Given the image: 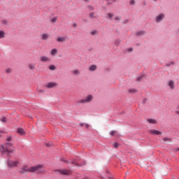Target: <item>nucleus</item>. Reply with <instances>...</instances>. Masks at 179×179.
<instances>
[{"mask_svg":"<svg viewBox=\"0 0 179 179\" xmlns=\"http://www.w3.org/2000/svg\"><path fill=\"white\" fill-rule=\"evenodd\" d=\"M15 150V148L12 143H5L0 146V152L2 155H6L7 157H10V154L13 153Z\"/></svg>","mask_w":179,"mask_h":179,"instance_id":"obj_1","label":"nucleus"},{"mask_svg":"<svg viewBox=\"0 0 179 179\" xmlns=\"http://www.w3.org/2000/svg\"><path fill=\"white\" fill-rule=\"evenodd\" d=\"M44 166L39 164L36 166H31L27 169V165H24L22 168V170L20 171L21 174H23L24 172L25 173H36V171H40L41 169H43Z\"/></svg>","mask_w":179,"mask_h":179,"instance_id":"obj_2","label":"nucleus"},{"mask_svg":"<svg viewBox=\"0 0 179 179\" xmlns=\"http://www.w3.org/2000/svg\"><path fill=\"white\" fill-rule=\"evenodd\" d=\"M69 163L70 164H73L77 167H83V166H86V161H83L81 163H78V159H73Z\"/></svg>","mask_w":179,"mask_h":179,"instance_id":"obj_3","label":"nucleus"},{"mask_svg":"<svg viewBox=\"0 0 179 179\" xmlns=\"http://www.w3.org/2000/svg\"><path fill=\"white\" fill-rule=\"evenodd\" d=\"M57 171H59L62 176H72V174H73V171L69 169H58Z\"/></svg>","mask_w":179,"mask_h":179,"instance_id":"obj_4","label":"nucleus"},{"mask_svg":"<svg viewBox=\"0 0 179 179\" xmlns=\"http://www.w3.org/2000/svg\"><path fill=\"white\" fill-rule=\"evenodd\" d=\"M7 164H8L9 168L17 167V165L19 164V162L12 161L10 159H8Z\"/></svg>","mask_w":179,"mask_h":179,"instance_id":"obj_5","label":"nucleus"},{"mask_svg":"<svg viewBox=\"0 0 179 179\" xmlns=\"http://www.w3.org/2000/svg\"><path fill=\"white\" fill-rule=\"evenodd\" d=\"M93 100L92 95H88L85 99H81L79 101V103H90Z\"/></svg>","mask_w":179,"mask_h":179,"instance_id":"obj_6","label":"nucleus"},{"mask_svg":"<svg viewBox=\"0 0 179 179\" xmlns=\"http://www.w3.org/2000/svg\"><path fill=\"white\" fill-rule=\"evenodd\" d=\"M150 135H162L163 133L159 130L150 129L149 131Z\"/></svg>","mask_w":179,"mask_h":179,"instance_id":"obj_7","label":"nucleus"},{"mask_svg":"<svg viewBox=\"0 0 179 179\" xmlns=\"http://www.w3.org/2000/svg\"><path fill=\"white\" fill-rule=\"evenodd\" d=\"M17 134H18V135H20V136H24V135H26L24 129H23V128L22 127H20L17 129Z\"/></svg>","mask_w":179,"mask_h":179,"instance_id":"obj_8","label":"nucleus"},{"mask_svg":"<svg viewBox=\"0 0 179 179\" xmlns=\"http://www.w3.org/2000/svg\"><path fill=\"white\" fill-rule=\"evenodd\" d=\"M163 19H164V14L161 13L159 14L157 17H156V22H157V23L162 22V20H163Z\"/></svg>","mask_w":179,"mask_h":179,"instance_id":"obj_9","label":"nucleus"},{"mask_svg":"<svg viewBox=\"0 0 179 179\" xmlns=\"http://www.w3.org/2000/svg\"><path fill=\"white\" fill-rule=\"evenodd\" d=\"M57 85V83H49L47 85L46 87H48V89H51L52 87H55V86Z\"/></svg>","mask_w":179,"mask_h":179,"instance_id":"obj_10","label":"nucleus"},{"mask_svg":"<svg viewBox=\"0 0 179 179\" xmlns=\"http://www.w3.org/2000/svg\"><path fill=\"white\" fill-rule=\"evenodd\" d=\"M107 2V6L113 5V3L117 2V0H105Z\"/></svg>","mask_w":179,"mask_h":179,"instance_id":"obj_11","label":"nucleus"},{"mask_svg":"<svg viewBox=\"0 0 179 179\" xmlns=\"http://www.w3.org/2000/svg\"><path fill=\"white\" fill-rule=\"evenodd\" d=\"M94 15H95V13H94V12H91V13H90V19H97V17H99L98 15L94 16Z\"/></svg>","mask_w":179,"mask_h":179,"instance_id":"obj_12","label":"nucleus"},{"mask_svg":"<svg viewBox=\"0 0 179 179\" xmlns=\"http://www.w3.org/2000/svg\"><path fill=\"white\" fill-rule=\"evenodd\" d=\"M146 34V31H137L136 33V36H143V34Z\"/></svg>","mask_w":179,"mask_h":179,"instance_id":"obj_13","label":"nucleus"},{"mask_svg":"<svg viewBox=\"0 0 179 179\" xmlns=\"http://www.w3.org/2000/svg\"><path fill=\"white\" fill-rule=\"evenodd\" d=\"M147 121L150 124H157V120L155 119H148Z\"/></svg>","mask_w":179,"mask_h":179,"instance_id":"obj_14","label":"nucleus"},{"mask_svg":"<svg viewBox=\"0 0 179 179\" xmlns=\"http://www.w3.org/2000/svg\"><path fill=\"white\" fill-rule=\"evenodd\" d=\"M169 86L171 87V89H174V81H173V80L169 81Z\"/></svg>","mask_w":179,"mask_h":179,"instance_id":"obj_15","label":"nucleus"},{"mask_svg":"<svg viewBox=\"0 0 179 179\" xmlns=\"http://www.w3.org/2000/svg\"><path fill=\"white\" fill-rule=\"evenodd\" d=\"M48 57H45V56H43L41 57V60L43 62H47V61H48Z\"/></svg>","mask_w":179,"mask_h":179,"instance_id":"obj_16","label":"nucleus"},{"mask_svg":"<svg viewBox=\"0 0 179 179\" xmlns=\"http://www.w3.org/2000/svg\"><path fill=\"white\" fill-rule=\"evenodd\" d=\"M97 69V66L93 64L90 67V71H96Z\"/></svg>","mask_w":179,"mask_h":179,"instance_id":"obj_17","label":"nucleus"},{"mask_svg":"<svg viewBox=\"0 0 179 179\" xmlns=\"http://www.w3.org/2000/svg\"><path fill=\"white\" fill-rule=\"evenodd\" d=\"M114 44H115V45L118 47V45H120V44H121V41H120V39H117L116 41H115Z\"/></svg>","mask_w":179,"mask_h":179,"instance_id":"obj_18","label":"nucleus"},{"mask_svg":"<svg viewBox=\"0 0 179 179\" xmlns=\"http://www.w3.org/2000/svg\"><path fill=\"white\" fill-rule=\"evenodd\" d=\"M60 160L61 162H64V163H66V164H69V161H68L67 159H65V157H62Z\"/></svg>","mask_w":179,"mask_h":179,"instance_id":"obj_19","label":"nucleus"},{"mask_svg":"<svg viewBox=\"0 0 179 179\" xmlns=\"http://www.w3.org/2000/svg\"><path fill=\"white\" fill-rule=\"evenodd\" d=\"M58 52V50L56 48H54L51 50L52 55H55Z\"/></svg>","mask_w":179,"mask_h":179,"instance_id":"obj_20","label":"nucleus"},{"mask_svg":"<svg viewBox=\"0 0 179 179\" xmlns=\"http://www.w3.org/2000/svg\"><path fill=\"white\" fill-rule=\"evenodd\" d=\"M143 78H145V75H142V76L138 77L137 79H136V81L137 82H141V80H142V79H143Z\"/></svg>","mask_w":179,"mask_h":179,"instance_id":"obj_21","label":"nucleus"},{"mask_svg":"<svg viewBox=\"0 0 179 179\" xmlns=\"http://www.w3.org/2000/svg\"><path fill=\"white\" fill-rule=\"evenodd\" d=\"M5 38V32L3 31H0V38Z\"/></svg>","mask_w":179,"mask_h":179,"instance_id":"obj_22","label":"nucleus"},{"mask_svg":"<svg viewBox=\"0 0 179 179\" xmlns=\"http://www.w3.org/2000/svg\"><path fill=\"white\" fill-rule=\"evenodd\" d=\"M47 38H48V35H47V34H43L42 35V40H47Z\"/></svg>","mask_w":179,"mask_h":179,"instance_id":"obj_23","label":"nucleus"},{"mask_svg":"<svg viewBox=\"0 0 179 179\" xmlns=\"http://www.w3.org/2000/svg\"><path fill=\"white\" fill-rule=\"evenodd\" d=\"M137 92H138V90H136V89H130V90H129V93H136Z\"/></svg>","mask_w":179,"mask_h":179,"instance_id":"obj_24","label":"nucleus"},{"mask_svg":"<svg viewBox=\"0 0 179 179\" xmlns=\"http://www.w3.org/2000/svg\"><path fill=\"white\" fill-rule=\"evenodd\" d=\"M49 69H50V71H55L56 67H55V66H54V65H50V66H49Z\"/></svg>","mask_w":179,"mask_h":179,"instance_id":"obj_25","label":"nucleus"},{"mask_svg":"<svg viewBox=\"0 0 179 179\" xmlns=\"http://www.w3.org/2000/svg\"><path fill=\"white\" fill-rule=\"evenodd\" d=\"M57 41L59 42H61V41H65V38L64 37H59V38H57Z\"/></svg>","mask_w":179,"mask_h":179,"instance_id":"obj_26","label":"nucleus"},{"mask_svg":"<svg viewBox=\"0 0 179 179\" xmlns=\"http://www.w3.org/2000/svg\"><path fill=\"white\" fill-rule=\"evenodd\" d=\"M116 134H117V131H111L110 132V135H111L112 136H115Z\"/></svg>","mask_w":179,"mask_h":179,"instance_id":"obj_27","label":"nucleus"},{"mask_svg":"<svg viewBox=\"0 0 179 179\" xmlns=\"http://www.w3.org/2000/svg\"><path fill=\"white\" fill-rule=\"evenodd\" d=\"M113 16H114V14H112L111 13H108V17L109 19H113Z\"/></svg>","mask_w":179,"mask_h":179,"instance_id":"obj_28","label":"nucleus"},{"mask_svg":"<svg viewBox=\"0 0 179 179\" xmlns=\"http://www.w3.org/2000/svg\"><path fill=\"white\" fill-rule=\"evenodd\" d=\"M12 141V136H8L6 138V142H10Z\"/></svg>","mask_w":179,"mask_h":179,"instance_id":"obj_29","label":"nucleus"},{"mask_svg":"<svg viewBox=\"0 0 179 179\" xmlns=\"http://www.w3.org/2000/svg\"><path fill=\"white\" fill-rule=\"evenodd\" d=\"M163 141H164V142H167V141H171L172 139H171V138H167V137H164V138H163Z\"/></svg>","mask_w":179,"mask_h":179,"instance_id":"obj_30","label":"nucleus"},{"mask_svg":"<svg viewBox=\"0 0 179 179\" xmlns=\"http://www.w3.org/2000/svg\"><path fill=\"white\" fill-rule=\"evenodd\" d=\"M119 146H120V143L117 142L114 143V148H115L116 149H118Z\"/></svg>","mask_w":179,"mask_h":179,"instance_id":"obj_31","label":"nucleus"},{"mask_svg":"<svg viewBox=\"0 0 179 179\" xmlns=\"http://www.w3.org/2000/svg\"><path fill=\"white\" fill-rule=\"evenodd\" d=\"M6 120H7L6 117H3L1 119V122H6Z\"/></svg>","mask_w":179,"mask_h":179,"instance_id":"obj_32","label":"nucleus"},{"mask_svg":"<svg viewBox=\"0 0 179 179\" xmlns=\"http://www.w3.org/2000/svg\"><path fill=\"white\" fill-rule=\"evenodd\" d=\"M87 8H89L90 10H93L94 9V7H93V6H92L90 5H88Z\"/></svg>","mask_w":179,"mask_h":179,"instance_id":"obj_33","label":"nucleus"},{"mask_svg":"<svg viewBox=\"0 0 179 179\" xmlns=\"http://www.w3.org/2000/svg\"><path fill=\"white\" fill-rule=\"evenodd\" d=\"M57 17H53L52 20H51V22H52V23H55V22H57Z\"/></svg>","mask_w":179,"mask_h":179,"instance_id":"obj_34","label":"nucleus"},{"mask_svg":"<svg viewBox=\"0 0 179 179\" xmlns=\"http://www.w3.org/2000/svg\"><path fill=\"white\" fill-rule=\"evenodd\" d=\"M136 2L134 1V0H130L129 1V4L130 5H135Z\"/></svg>","mask_w":179,"mask_h":179,"instance_id":"obj_35","label":"nucleus"},{"mask_svg":"<svg viewBox=\"0 0 179 179\" xmlns=\"http://www.w3.org/2000/svg\"><path fill=\"white\" fill-rule=\"evenodd\" d=\"M79 70H74L73 71V73H74V75H79Z\"/></svg>","mask_w":179,"mask_h":179,"instance_id":"obj_36","label":"nucleus"},{"mask_svg":"<svg viewBox=\"0 0 179 179\" xmlns=\"http://www.w3.org/2000/svg\"><path fill=\"white\" fill-rule=\"evenodd\" d=\"M127 51H129V52H132V51H134V48H129L127 49Z\"/></svg>","mask_w":179,"mask_h":179,"instance_id":"obj_37","label":"nucleus"},{"mask_svg":"<svg viewBox=\"0 0 179 179\" xmlns=\"http://www.w3.org/2000/svg\"><path fill=\"white\" fill-rule=\"evenodd\" d=\"M96 31H93L91 32V34L92 36H94V34H96Z\"/></svg>","mask_w":179,"mask_h":179,"instance_id":"obj_38","label":"nucleus"},{"mask_svg":"<svg viewBox=\"0 0 179 179\" xmlns=\"http://www.w3.org/2000/svg\"><path fill=\"white\" fill-rule=\"evenodd\" d=\"M6 73H10V69H9V68L7 69H6Z\"/></svg>","mask_w":179,"mask_h":179,"instance_id":"obj_39","label":"nucleus"},{"mask_svg":"<svg viewBox=\"0 0 179 179\" xmlns=\"http://www.w3.org/2000/svg\"><path fill=\"white\" fill-rule=\"evenodd\" d=\"M29 68H30V69H34V66L30 64Z\"/></svg>","mask_w":179,"mask_h":179,"instance_id":"obj_40","label":"nucleus"},{"mask_svg":"<svg viewBox=\"0 0 179 179\" xmlns=\"http://www.w3.org/2000/svg\"><path fill=\"white\" fill-rule=\"evenodd\" d=\"M90 127V126L88 124H85V127L87 128V129H89Z\"/></svg>","mask_w":179,"mask_h":179,"instance_id":"obj_41","label":"nucleus"},{"mask_svg":"<svg viewBox=\"0 0 179 179\" xmlns=\"http://www.w3.org/2000/svg\"><path fill=\"white\" fill-rule=\"evenodd\" d=\"M175 152H179V148H174Z\"/></svg>","mask_w":179,"mask_h":179,"instance_id":"obj_42","label":"nucleus"},{"mask_svg":"<svg viewBox=\"0 0 179 179\" xmlns=\"http://www.w3.org/2000/svg\"><path fill=\"white\" fill-rule=\"evenodd\" d=\"M115 20H120V17H115Z\"/></svg>","mask_w":179,"mask_h":179,"instance_id":"obj_43","label":"nucleus"},{"mask_svg":"<svg viewBox=\"0 0 179 179\" xmlns=\"http://www.w3.org/2000/svg\"><path fill=\"white\" fill-rule=\"evenodd\" d=\"M6 23H8V21H6V20H3V24H6Z\"/></svg>","mask_w":179,"mask_h":179,"instance_id":"obj_44","label":"nucleus"},{"mask_svg":"<svg viewBox=\"0 0 179 179\" xmlns=\"http://www.w3.org/2000/svg\"><path fill=\"white\" fill-rule=\"evenodd\" d=\"M80 127H85V123H80Z\"/></svg>","mask_w":179,"mask_h":179,"instance_id":"obj_45","label":"nucleus"},{"mask_svg":"<svg viewBox=\"0 0 179 179\" xmlns=\"http://www.w3.org/2000/svg\"><path fill=\"white\" fill-rule=\"evenodd\" d=\"M5 131L3 130H0V134H4Z\"/></svg>","mask_w":179,"mask_h":179,"instance_id":"obj_46","label":"nucleus"},{"mask_svg":"<svg viewBox=\"0 0 179 179\" xmlns=\"http://www.w3.org/2000/svg\"><path fill=\"white\" fill-rule=\"evenodd\" d=\"M128 22H129V20H126L125 22H124V24L128 23Z\"/></svg>","mask_w":179,"mask_h":179,"instance_id":"obj_47","label":"nucleus"},{"mask_svg":"<svg viewBox=\"0 0 179 179\" xmlns=\"http://www.w3.org/2000/svg\"><path fill=\"white\" fill-rule=\"evenodd\" d=\"M45 146H47L48 148H49L50 144H49V143H45Z\"/></svg>","mask_w":179,"mask_h":179,"instance_id":"obj_48","label":"nucleus"},{"mask_svg":"<svg viewBox=\"0 0 179 179\" xmlns=\"http://www.w3.org/2000/svg\"><path fill=\"white\" fill-rule=\"evenodd\" d=\"M73 26V27H76V26H77L76 23H74Z\"/></svg>","mask_w":179,"mask_h":179,"instance_id":"obj_49","label":"nucleus"},{"mask_svg":"<svg viewBox=\"0 0 179 179\" xmlns=\"http://www.w3.org/2000/svg\"><path fill=\"white\" fill-rule=\"evenodd\" d=\"M143 103L145 104V103H146V99H144Z\"/></svg>","mask_w":179,"mask_h":179,"instance_id":"obj_50","label":"nucleus"},{"mask_svg":"<svg viewBox=\"0 0 179 179\" xmlns=\"http://www.w3.org/2000/svg\"><path fill=\"white\" fill-rule=\"evenodd\" d=\"M176 114H178V115H179V110H176Z\"/></svg>","mask_w":179,"mask_h":179,"instance_id":"obj_51","label":"nucleus"},{"mask_svg":"<svg viewBox=\"0 0 179 179\" xmlns=\"http://www.w3.org/2000/svg\"><path fill=\"white\" fill-rule=\"evenodd\" d=\"M41 93H43L44 91L43 90H39Z\"/></svg>","mask_w":179,"mask_h":179,"instance_id":"obj_52","label":"nucleus"},{"mask_svg":"<svg viewBox=\"0 0 179 179\" xmlns=\"http://www.w3.org/2000/svg\"><path fill=\"white\" fill-rule=\"evenodd\" d=\"M41 173H43V171H39L37 173V174H41Z\"/></svg>","mask_w":179,"mask_h":179,"instance_id":"obj_53","label":"nucleus"},{"mask_svg":"<svg viewBox=\"0 0 179 179\" xmlns=\"http://www.w3.org/2000/svg\"><path fill=\"white\" fill-rule=\"evenodd\" d=\"M172 65H174V62H171Z\"/></svg>","mask_w":179,"mask_h":179,"instance_id":"obj_54","label":"nucleus"},{"mask_svg":"<svg viewBox=\"0 0 179 179\" xmlns=\"http://www.w3.org/2000/svg\"><path fill=\"white\" fill-rule=\"evenodd\" d=\"M85 2H89V0H84Z\"/></svg>","mask_w":179,"mask_h":179,"instance_id":"obj_55","label":"nucleus"},{"mask_svg":"<svg viewBox=\"0 0 179 179\" xmlns=\"http://www.w3.org/2000/svg\"><path fill=\"white\" fill-rule=\"evenodd\" d=\"M166 66H170V64H166Z\"/></svg>","mask_w":179,"mask_h":179,"instance_id":"obj_56","label":"nucleus"},{"mask_svg":"<svg viewBox=\"0 0 179 179\" xmlns=\"http://www.w3.org/2000/svg\"><path fill=\"white\" fill-rule=\"evenodd\" d=\"M106 173H109V172H108V171H106Z\"/></svg>","mask_w":179,"mask_h":179,"instance_id":"obj_57","label":"nucleus"},{"mask_svg":"<svg viewBox=\"0 0 179 179\" xmlns=\"http://www.w3.org/2000/svg\"><path fill=\"white\" fill-rule=\"evenodd\" d=\"M2 136L1 135H0V138Z\"/></svg>","mask_w":179,"mask_h":179,"instance_id":"obj_58","label":"nucleus"},{"mask_svg":"<svg viewBox=\"0 0 179 179\" xmlns=\"http://www.w3.org/2000/svg\"><path fill=\"white\" fill-rule=\"evenodd\" d=\"M178 109H179V105H178Z\"/></svg>","mask_w":179,"mask_h":179,"instance_id":"obj_59","label":"nucleus"}]
</instances>
